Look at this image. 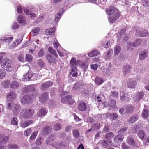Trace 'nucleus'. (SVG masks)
<instances>
[{"label": "nucleus", "mask_w": 149, "mask_h": 149, "mask_svg": "<svg viewBox=\"0 0 149 149\" xmlns=\"http://www.w3.org/2000/svg\"><path fill=\"white\" fill-rule=\"evenodd\" d=\"M0 64L2 68L7 71H11L13 69L12 62L8 58L3 59L2 56H0Z\"/></svg>", "instance_id": "nucleus-1"}, {"label": "nucleus", "mask_w": 149, "mask_h": 149, "mask_svg": "<svg viewBox=\"0 0 149 149\" xmlns=\"http://www.w3.org/2000/svg\"><path fill=\"white\" fill-rule=\"evenodd\" d=\"M70 65L72 68L70 74H72L73 77H76L77 76L78 73L77 69L76 67L77 66V64L75 58H72L70 62Z\"/></svg>", "instance_id": "nucleus-2"}, {"label": "nucleus", "mask_w": 149, "mask_h": 149, "mask_svg": "<svg viewBox=\"0 0 149 149\" xmlns=\"http://www.w3.org/2000/svg\"><path fill=\"white\" fill-rule=\"evenodd\" d=\"M136 31L135 34L140 37H145L148 35V31L146 30L139 27H136L134 29Z\"/></svg>", "instance_id": "nucleus-3"}, {"label": "nucleus", "mask_w": 149, "mask_h": 149, "mask_svg": "<svg viewBox=\"0 0 149 149\" xmlns=\"http://www.w3.org/2000/svg\"><path fill=\"white\" fill-rule=\"evenodd\" d=\"M23 113V117L25 119H27L31 117L34 114V111L29 109H24L22 110Z\"/></svg>", "instance_id": "nucleus-4"}, {"label": "nucleus", "mask_w": 149, "mask_h": 149, "mask_svg": "<svg viewBox=\"0 0 149 149\" xmlns=\"http://www.w3.org/2000/svg\"><path fill=\"white\" fill-rule=\"evenodd\" d=\"M32 95H26L21 99V103L23 104L30 103L32 101Z\"/></svg>", "instance_id": "nucleus-5"}, {"label": "nucleus", "mask_w": 149, "mask_h": 149, "mask_svg": "<svg viewBox=\"0 0 149 149\" xmlns=\"http://www.w3.org/2000/svg\"><path fill=\"white\" fill-rule=\"evenodd\" d=\"M49 63L50 64L54 65L56 64L57 60L56 58L50 54H47L46 56Z\"/></svg>", "instance_id": "nucleus-6"}, {"label": "nucleus", "mask_w": 149, "mask_h": 149, "mask_svg": "<svg viewBox=\"0 0 149 149\" xmlns=\"http://www.w3.org/2000/svg\"><path fill=\"white\" fill-rule=\"evenodd\" d=\"M100 146L103 148H106L111 146L112 145L111 140H103L100 142Z\"/></svg>", "instance_id": "nucleus-7"}, {"label": "nucleus", "mask_w": 149, "mask_h": 149, "mask_svg": "<svg viewBox=\"0 0 149 149\" xmlns=\"http://www.w3.org/2000/svg\"><path fill=\"white\" fill-rule=\"evenodd\" d=\"M32 9H29V8H24V12L26 14L30 15V17L33 19H34L37 17L35 13H32Z\"/></svg>", "instance_id": "nucleus-8"}, {"label": "nucleus", "mask_w": 149, "mask_h": 149, "mask_svg": "<svg viewBox=\"0 0 149 149\" xmlns=\"http://www.w3.org/2000/svg\"><path fill=\"white\" fill-rule=\"evenodd\" d=\"M24 77L26 79V80H36L38 77V75L36 74H30L28 73L25 74Z\"/></svg>", "instance_id": "nucleus-9"}, {"label": "nucleus", "mask_w": 149, "mask_h": 149, "mask_svg": "<svg viewBox=\"0 0 149 149\" xmlns=\"http://www.w3.org/2000/svg\"><path fill=\"white\" fill-rule=\"evenodd\" d=\"M0 139L1 140L0 141V149H6V147L4 146H2V144H4L8 140V137H3V136L0 135Z\"/></svg>", "instance_id": "nucleus-10"}, {"label": "nucleus", "mask_w": 149, "mask_h": 149, "mask_svg": "<svg viewBox=\"0 0 149 149\" xmlns=\"http://www.w3.org/2000/svg\"><path fill=\"white\" fill-rule=\"evenodd\" d=\"M144 95V93L143 92H139L136 93L134 98L135 101H139L143 98Z\"/></svg>", "instance_id": "nucleus-11"}, {"label": "nucleus", "mask_w": 149, "mask_h": 149, "mask_svg": "<svg viewBox=\"0 0 149 149\" xmlns=\"http://www.w3.org/2000/svg\"><path fill=\"white\" fill-rule=\"evenodd\" d=\"M123 139V135L121 134L118 133L115 137L114 141L117 143H119L122 142Z\"/></svg>", "instance_id": "nucleus-12"}, {"label": "nucleus", "mask_w": 149, "mask_h": 149, "mask_svg": "<svg viewBox=\"0 0 149 149\" xmlns=\"http://www.w3.org/2000/svg\"><path fill=\"white\" fill-rule=\"evenodd\" d=\"M127 142L129 145L132 146L133 147H137L138 146L136 142L134 141L133 138L131 136L128 137Z\"/></svg>", "instance_id": "nucleus-13"}, {"label": "nucleus", "mask_w": 149, "mask_h": 149, "mask_svg": "<svg viewBox=\"0 0 149 149\" xmlns=\"http://www.w3.org/2000/svg\"><path fill=\"white\" fill-rule=\"evenodd\" d=\"M48 97V93H45L40 96L39 101L42 103H44L47 100Z\"/></svg>", "instance_id": "nucleus-14"}, {"label": "nucleus", "mask_w": 149, "mask_h": 149, "mask_svg": "<svg viewBox=\"0 0 149 149\" xmlns=\"http://www.w3.org/2000/svg\"><path fill=\"white\" fill-rule=\"evenodd\" d=\"M78 109L81 111H84L87 109V106L86 103L83 102L80 103L78 105Z\"/></svg>", "instance_id": "nucleus-15"}, {"label": "nucleus", "mask_w": 149, "mask_h": 149, "mask_svg": "<svg viewBox=\"0 0 149 149\" xmlns=\"http://www.w3.org/2000/svg\"><path fill=\"white\" fill-rule=\"evenodd\" d=\"M115 10V8L114 7L111 6L106 10V11L108 15H111L114 14Z\"/></svg>", "instance_id": "nucleus-16"}, {"label": "nucleus", "mask_w": 149, "mask_h": 149, "mask_svg": "<svg viewBox=\"0 0 149 149\" xmlns=\"http://www.w3.org/2000/svg\"><path fill=\"white\" fill-rule=\"evenodd\" d=\"M16 97V95L15 93L10 92L9 93L7 96V99L8 100L12 101L15 99Z\"/></svg>", "instance_id": "nucleus-17"}, {"label": "nucleus", "mask_w": 149, "mask_h": 149, "mask_svg": "<svg viewBox=\"0 0 149 149\" xmlns=\"http://www.w3.org/2000/svg\"><path fill=\"white\" fill-rule=\"evenodd\" d=\"M131 67L130 65H127L124 66L123 69V72L125 75L129 73L130 72Z\"/></svg>", "instance_id": "nucleus-18"}, {"label": "nucleus", "mask_w": 149, "mask_h": 149, "mask_svg": "<svg viewBox=\"0 0 149 149\" xmlns=\"http://www.w3.org/2000/svg\"><path fill=\"white\" fill-rule=\"evenodd\" d=\"M20 109V107L19 105L16 104L15 105L13 109V114L16 115L18 114Z\"/></svg>", "instance_id": "nucleus-19"}, {"label": "nucleus", "mask_w": 149, "mask_h": 149, "mask_svg": "<svg viewBox=\"0 0 149 149\" xmlns=\"http://www.w3.org/2000/svg\"><path fill=\"white\" fill-rule=\"evenodd\" d=\"M33 123V121L29 120L22 122L21 124V127L22 128H25Z\"/></svg>", "instance_id": "nucleus-20"}, {"label": "nucleus", "mask_w": 149, "mask_h": 149, "mask_svg": "<svg viewBox=\"0 0 149 149\" xmlns=\"http://www.w3.org/2000/svg\"><path fill=\"white\" fill-rule=\"evenodd\" d=\"M53 83L51 81H47L44 82L42 85V88L45 89L49 88L53 85Z\"/></svg>", "instance_id": "nucleus-21"}, {"label": "nucleus", "mask_w": 149, "mask_h": 149, "mask_svg": "<svg viewBox=\"0 0 149 149\" xmlns=\"http://www.w3.org/2000/svg\"><path fill=\"white\" fill-rule=\"evenodd\" d=\"M67 103L70 105L73 104L75 102V101L74 99H72V96L70 95L66 96Z\"/></svg>", "instance_id": "nucleus-22"}, {"label": "nucleus", "mask_w": 149, "mask_h": 149, "mask_svg": "<svg viewBox=\"0 0 149 149\" xmlns=\"http://www.w3.org/2000/svg\"><path fill=\"white\" fill-rule=\"evenodd\" d=\"M47 113V111L45 109L42 108L37 113V115L39 116H45Z\"/></svg>", "instance_id": "nucleus-23"}, {"label": "nucleus", "mask_w": 149, "mask_h": 149, "mask_svg": "<svg viewBox=\"0 0 149 149\" xmlns=\"http://www.w3.org/2000/svg\"><path fill=\"white\" fill-rule=\"evenodd\" d=\"M125 94L124 91L121 92L120 93V98L121 100H126L127 101L129 100L130 97H128V95L127 96Z\"/></svg>", "instance_id": "nucleus-24"}, {"label": "nucleus", "mask_w": 149, "mask_h": 149, "mask_svg": "<svg viewBox=\"0 0 149 149\" xmlns=\"http://www.w3.org/2000/svg\"><path fill=\"white\" fill-rule=\"evenodd\" d=\"M141 43V40L140 39H137L134 42L132 43L131 42H129L128 44L130 45H132L134 47H136L139 46Z\"/></svg>", "instance_id": "nucleus-25"}, {"label": "nucleus", "mask_w": 149, "mask_h": 149, "mask_svg": "<svg viewBox=\"0 0 149 149\" xmlns=\"http://www.w3.org/2000/svg\"><path fill=\"white\" fill-rule=\"evenodd\" d=\"M55 28L53 27L52 29H49L46 30L45 33L47 35H53L54 34V32H55Z\"/></svg>", "instance_id": "nucleus-26"}, {"label": "nucleus", "mask_w": 149, "mask_h": 149, "mask_svg": "<svg viewBox=\"0 0 149 149\" xmlns=\"http://www.w3.org/2000/svg\"><path fill=\"white\" fill-rule=\"evenodd\" d=\"M136 85L137 82L135 81H130L127 83L128 87L132 88H134Z\"/></svg>", "instance_id": "nucleus-27"}, {"label": "nucleus", "mask_w": 149, "mask_h": 149, "mask_svg": "<svg viewBox=\"0 0 149 149\" xmlns=\"http://www.w3.org/2000/svg\"><path fill=\"white\" fill-rule=\"evenodd\" d=\"M148 53L147 50H145L142 52L141 54H139V58L141 59H144L146 58L147 56Z\"/></svg>", "instance_id": "nucleus-28"}, {"label": "nucleus", "mask_w": 149, "mask_h": 149, "mask_svg": "<svg viewBox=\"0 0 149 149\" xmlns=\"http://www.w3.org/2000/svg\"><path fill=\"white\" fill-rule=\"evenodd\" d=\"M138 118L139 117L137 115H134L129 119V122L130 123H133L136 122Z\"/></svg>", "instance_id": "nucleus-29"}, {"label": "nucleus", "mask_w": 149, "mask_h": 149, "mask_svg": "<svg viewBox=\"0 0 149 149\" xmlns=\"http://www.w3.org/2000/svg\"><path fill=\"white\" fill-rule=\"evenodd\" d=\"M138 136L141 139L144 140L146 136V134L143 130H141L138 133Z\"/></svg>", "instance_id": "nucleus-30"}, {"label": "nucleus", "mask_w": 149, "mask_h": 149, "mask_svg": "<svg viewBox=\"0 0 149 149\" xmlns=\"http://www.w3.org/2000/svg\"><path fill=\"white\" fill-rule=\"evenodd\" d=\"M48 51L52 54L55 57L58 58V55L56 51L52 47H49L48 49Z\"/></svg>", "instance_id": "nucleus-31"}, {"label": "nucleus", "mask_w": 149, "mask_h": 149, "mask_svg": "<svg viewBox=\"0 0 149 149\" xmlns=\"http://www.w3.org/2000/svg\"><path fill=\"white\" fill-rule=\"evenodd\" d=\"M95 82L97 85H99L104 82V80L102 78L96 77L95 78Z\"/></svg>", "instance_id": "nucleus-32"}, {"label": "nucleus", "mask_w": 149, "mask_h": 149, "mask_svg": "<svg viewBox=\"0 0 149 149\" xmlns=\"http://www.w3.org/2000/svg\"><path fill=\"white\" fill-rule=\"evenodd\" d=\"M52 128L51 127H45L42 130V132L45 135L48 134L51 130Z\"/></svg>", "instance_id": "nucleus-33"}, {"label": "nucleus", "mask_w": 149, "mask_h": 149, "mask_svg": "<svg viewBox=\"0 0 149 149\" xmlns=\"http://www.w3.org/2000/svg\"><path fill=\"white\" fill-rule=\"evenodd\" d=\"M17 21L18 23L22 24H24L26 23L24 17L21 15H19L18 16Z\"/></svg>", "instance_id": "nucleus-34"}, {"label": "nucleus", "mask_w": 149, "mask_h": 149, "mask_svg": "<svg viewBox=\"0 0 149 149\" xmlns=\"http://www.w3.org/2000/svg\"><path fill=\"white\" fill-rule=\"evenodd\" d=\"M114 136V134L111 132L107 133L105 136V138L107 140H111Z\"/></svg>", "instance_id": "nucleus-35"}, {"label": "nucleus", "mask_w": 149, "mask_h": 149, "mask_svg": "<svg viewBox=\"0 0 149 149\" xmlns=\"http://www.w3.org/2000/svg\"><path fill=\"white\" fill-rule=\"evenodd\" d=\"M100 52L97 50L93 51L88 54L89 56L93 57L96 56L99 54Z\"/></svg>", "instance_id": "nucleus-36"}, {"label": "nucleus", "mask_w": 149, "mask_h": 149, "mask_svg": "<svg viewBox=\"0 0 149 149\" xmlns=\"http://www.w3.org/2000/svg\"><path fill=\"white\" fill-rule=\"evenodd\" d=\"M55 136L54 134H51L47 138L46 140V142L48 144L49 143L52 141L54 139Z\"/></svg>", "instance_id": "nucleus-37"}, {"label": "nucleus", "mask_w": 149, "mask_h": 149, "mask_svg": "<svg viewBox=\"0 0 149 149\" xmlns=\"http://www.w3.org/2000/svg\"><path fill=\"white\" fill-rule=\"evenodd\" d=\"M148 111L147 109H144L142 112V116L143 118H147L148 117Z\"/></svg>", "instance_id": "nucleus-38"}, {"label": "nucleus", "mask_w": 149, "mask_h": 149, "mask_svg": "<svg viewBox=\"0 0 149 149\" xmlns=\"http://www.w3.org/2000/svg\"><path fill=\"white\" fill-rule=\"evenodd\" d=\"M126 112L127 113H130L132 112L134 110V108L131 106L130 105H127L126 107Z\"/></svg>", "instance_id": "nucleus-39"}, {"label": "nucleus", "mask_w": 149, "mask_h": 149, "mask_svg": "<svg viewBox=\"0 0 149 149\" xmlns=\"http://www.w3.org/2000/svg\"><path fill=\"white\" fill-rule=\"evenodd\" d=\"M39 29L38 28H35L32 29V33L33 34V36H34L37 35L39 31Z\"/></svg>", "instance_id": "nucleus-40"}, {"label": "nucleus", "mask_w": 149, "mask_h": 149, "mask_svg": "<svg viewBox=\"0 0 149 149\" xmlns=\"http://www.w3.org/2000/svg\"><path fill=\"white\" fill-rule=\"evenodd\" d=\"M21 42V41L17 39L15 41L13 42L10 46L11 48H13V47H16Z\"/></svg>", "instance_id": "nucleus-41"}, {"label": "nucleus", "mask_w": 149, "mask_h": 149, "mask_svg": "<svg viewBox=\"0 0 149 149\" xmlns=\"http://www.w3.org/2000/svg\"><path fill=\"white\" fill-rule=\"evenodd\" d=\"M72 132L73 136L75 138H78L79 136L80 133L78 130L74 129Z\"/></svg>", "instance_id": "nucleus-42"}, {"label": "nucleus", "mask_w": 149, "mask_h": 149, "mask_svg": "<svg viewBox=\"0 0 149 149\" xmlns=\"http://www.w3.org/2000/svg\"><path fill=\"white\" fill-rule=\"evenodd\" d=\"M6 72L5 71L2 69H0V79L3 78L6 76Z\"/></svg>", "instance_id": "nucleus-43"}, {"label": "nucleus", "mask_w": 149, "mask_h": 149, "mask_svg": "<svg viewBox=\"0 0 149 149\" xmlns=\"http://www.w3.org/2000/svg\"><path fill=\"white\" fill-rule=\"evenodd\" d=\"M121 51V47L119 46H116L114 49V53L115 54L118 55Z\"/></svg>", "instance_id": "nucleus-44"}, {"label": "nucleus", "mask_w": 149, "mask_h": 149, "mask_svg": "<svg viewBox=\"0 0 149 149\" xmlns=\"http://www.w3.org/2000/svg\"><path fill=\"white\" fill-rule=\"evenodd\" d=\"M19 86L18 83L16 81H13L10 85V88H15Z\"/></svg>", "instance_id": "nucleus-45"}, {"label": "nucleus", "mask_w": 149, "mask_h": 149, "mask_svg": "<svg viewBox=\"0 0 149 149\" xmlns=\"http://www.w3.org/2000/svg\"><path fill=\"white\" fill-rule=\"evenodd\" d=\"M13 37H9L7 38H5L4 39H0V42H11L13 40Z\"/></svg>", "instance_id": "nucleus-46"}, {"label": "nucleus", "mask_w": 149, "mask_h": 149, "mask_svg": "<svg viewBox=\"0 0 149 149\" xmlns=\"http://www.w3.org/2000/svg\"><path fill=\"white\" fill-rule=\"evenodd\" d=\"M61 125L60 123H57L53 127L54 130L58 131L61 128Z\"/></svg>", "instance_id": "nucleus-47"}, {"label": "nucleus", "mask_w": 149, "mask_h": 149, "mask_svg": "<svg viewBox=\"0 0 149 149\" xmlns=\"http://www.w3.org/2000/svg\"><path fill=\"white\" fill-rule=\"evenodd\" d=\"M33 58L32 56L29 54H27L26 55V60L29 62H31L33 60Z\"/></svg>", "instance_id": "nucleus-48"}, {"label": "nucleus", "mask_w": 149, "mask_h": 149, "mask_svg": "<svg viewBox=\"0 0 149 149\" xmlns=\"http://www.w3.org/2000/svg\"><path fill=\"white\" fill-rule=\"evenodd\" d=\"M8 148L9 149H17L18 146L16 144H9L8 145Z\"/></svg>", "instance_id": "nucleus-49"}, {"label": "nucleus", "mask_w": 149, "mask_h": 149, "mask_svg": "<svg viewBox=\"0 0 149 149\" xmlns=\"http://www.w3.org/2000/svg\"><path fill=\"white\" fill-rule=\"evenodd\" d=\"M31 129L30 128H29L26 130L24 132V135L25 136H27L29 135L31 132Z\"/></svg>", "instance_id": "nucleus-50"}, {"label": "nucleus", "mask_w": 149, "mask_h": 149, "mask_svg": "<svg viewBox=\"0 0 149 149\" xmlns=\"http://www.w3.org/2000/svg\"><path fill=\"white\" fill-rule=\"evenodd\" d=\"M38 134V132L37 131H35L32 134L30 138V139L31 140L34 139L37 135Z\"/></svg>", "instance_id": "nucleus-51"}, {"label": "nucleus", "mask_w": 149, "mask_h": 149, "mask_svg": "<svg viewBox=\"0 0 149 149\" xmlns=\"http://www.w3.org/2000/svg\"><path fill=\"white\" fill-rule=\"evenodd\" d=\"M18 122L17 118L14 117L11 120V123L12 124L16 125L18 124Z\"/></svg>", "instance_id": "nucleus-52"}, {"label": "nucleus", "mask_w": 149, "mask_h": 149, "mask_svg": "<svg viewBox=\"0 0 149 149\" xmlns=\"http://www.w3.org/2000/svg\"><path fill=\"white\" fill-rule=\"evenodd\" d=\"M110 117L113 120H116L118 117V115L116 113H113L110 114Z\"/></svg>", "instance_id": "nucleus-53"}, {"label": "nucleus", "mask_w": 149, "mask_h": 149, "mask_svg": "<svg viewBox=\"0 0 149 149\" xmlns=\"http://www.w3.org/2000/svg\"><path fill=\"white\" fill-rule=\"evenodd\" d=\"M17 58L19 61L20 62H22L24 60L23 55L22 54H19L17 56Z\"/></svg>", "instance_id": "nucleus-54"}, {"label": "nucleus", "mask_w": 149, "mask_h": 149, "mask_svg": "<svg viewBox=\"0 0 149 149\" xmlns=\"http://www.w3.org/2000/svg\"><path fill=\"white\" fill-rule=\"evenodd\" d=\"M109 22L111 23H113L115 22L117 19L113 16L108 18Z\"/></svg>", "instance_id": "nucleus-55"}, {"label": "nucleus", "mask_w": 149, "mask_h": 149, "mask_svg": "<svg viewBox=\"0 0 149 149\" xmlns=\"http://www.w3.org/2000/svg\"><path fill=\"white\" fill-rule=\"evenodd\" d=\"M116 104V101L115 99H112L110 102L109 105L110 107H113L115 106Z\"/></svg>", "instance_id": "nucleus-56"}, {"label": "nucleus", "mask_w": 149, "mask_h": 149, "mask_svg": "<svg viewBox=\"0 0 149 149\" xmlns=\"http://www.w3.org/2000/svg\"><path fill=\"white\" fill-rule=\"evenodd\" d=\"M110 42L109 41L104 42L103 44V47L106 48H108L109 47Z\"/></svg>", "instance_id": "nucleus-57"}, {"label": "nucleus", "mask_w": 149, "mask_h": 149, "mask_svg": "<svg viewBox=\"0 0 149 149\" xmlns=\"http://www.w3.org/2000/svg\"><path fill=\"white\" fill-rule=\"evenodd\" d=\"M53 146H54L56 148H59L61 147L62 144L61 143H54L52 144Z\"/></svg>", "instance_id": "nucleus-58"}, {"label": "nucleus", "mask_w": 149, "mask_h": 149, "mask_svg": "<svg viewBox=\"0 0 149 149\" xmlns=\"http://www.w3.org/2000/svg\"><path fill=\"white\" fill-rule=\"evenodd\" d=\"M128 129L127 127H124L122 128H121L118 131V133L120 134L121 133H123L125 132Z\"/></svg>", "instance_id": "nucleus-59"}, {"label": "nucleus", "mask_w": 149, "mask_h": 149, "mask_svg": "<svg viewBox=\"0 0 149 149\" xmlns=\"http://www.w3.org/2000/svg\"><path fill=\"white\" fill-rule=\"evenodd\" d=\"M121 148L122 149H129L130 147L125 143H123L122 144Z\"/></svg>", "instance_id": "nucleus-60"}, {"label": "nucleus", "mask_w": 149, "mask_h": 149, "mask_svg": "<svg viewBox=\"0 0 149 149\" xmlns=\"http://www.w3.org/2000/svg\"><path fill=\"white\" fill-rule=\"evenodd\" d=\"M10 102H8L7 104V109H11L12 108V106H13L14 104V103L12 101Z\"/></svg>", "instance_id": "nucleus-61"}, {"label": "nucleus", "mask_w": 149, "mask_h": 149, "mask_svg": "<svg viewBox=\"0 0 149 149\" xmlns=\"http://www.w3.org/2000/svg\"><path fill=\"white\" fill-rule=\"evenodd\" d=\"M143 6L145 7L149 6V2L148 0H143Z\"/></svg>", "instance_id": "nucleus-62"}, {"label": "nucleus", "mask_w": 149, "mask_h": 149, "mask_svg": "<svg viewBox=\"0 0 149 149\" xmlns=\"http://www.w3.org/2000/svg\"><path fill=\"white\" fill-rule=\"evenodd\" d=\"M115 13L113 16L116 18V19H118L120 17V13L118 11H115Z\"/></svg>", "instance_id": "nucleus-63"}, {"label": "nucleus", "mask_w": 149, "mask_h": 149, "mask_svg": "<svg viewBox=\"0 0 149 149\" xmlns=\"http://www.w3.org/2000/svg\"><path fill=\"white\" fill-rule=\"evenodd\" d=\"M118 93L116 91L111 92V96L115 98L118 96Z\"/></svg>", "instance_id": "nucleus-64"}]
</instances>
